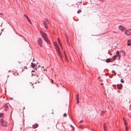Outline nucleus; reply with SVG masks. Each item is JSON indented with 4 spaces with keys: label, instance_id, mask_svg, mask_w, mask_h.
<instances>
[{
    "label": "nucleus",
    "instance_id": "9",
    "mask_svg": "<svg viewBox=\"0 0 131 131\" xmlns=\"http://www.w3.org/2000/svg\"><path fill=\"white\" fill-rule=\"evenodd\" d=\"M117 86H118V88L119 89H121L122 88V84H117Z\"/></svg>",
    "mask_w": 131,
    "mask_h": 131
},
{
    "label": "nucleus",
    "instance_id": "11",
    "mask_svg": "<svg viewBox=\"0 0 131 131\" xmlns=\"http://www.w3.org/2000/svg\"><path fill=\"white\" fill-rule=\"evenodd\" d=\"M127 45L129 46L131 44V39L127 41Z\"/></svg>",
    "mask_w": 131,
    "mask_h": 131
},
{
    "label": "nucleus",
    "instance_id": "30",
    "mask_svg": "<svg viewBox=\"0 0 131 131\" xmlns=\"http://www.w3.org/2000/svg\"><path fill=\"white\" fill-rule=\"evenodd\" d=\"M121 82H122V83H123L124 82V81H123V79H121Z\"/></svg>",
    "mask_w": 131,
    "mask_h": 131
},
{
    "label": "nucleus",
    "instance_id": "20",
    "mask_svg": "<svg viewBox=\"0 0 131 131\" xmlns=\"http://www.w3.org/2000/svg\"><path fill=\"white\" fill-rule=\"evenodd\" d=\"M79 94H77L76 96V98H77V100H78V99H79Z\"/></svg>",
    "mask_w": 131,
    "mask_h": 131
},
{
    "label": "nucleus",
    "instance_id": "36",
    "mask_svg": "<svg viewBox=\"0 0 131 131\" xmlns=\"http://www.w3.org/2000/svg\"><path fill=\"white\" fill-rule=\"evenodd\" d=\"M83 122V121H82H82H80V122H79V123H82V122Z\"/></svg>",
    "mask_w": 131,
    "mask_h": 131
},
{
    "label": "nucleus",
    "instance_id": "18",
    "mask_svg": "<svg viewBox=\"0 0 131 131\" xmlns=\"http://www.w3.org/2000/svg\"><path fill=\"white\" fill-rule=\"evenodd\" d=\"M45 19V21L47 23V24H49V20L47 19Z\"/></svg>",
    "mask_w": 131,
    "mask_h": 131
},
{
    "label": "nucleus",
    "instance_id": "4",
    "mask_svg": "<svg viewBox=\"0 0 131 131\" xmlns=\"http://www.w3.org/2000/svg\"><path fill=\"white\" fill-rule=\"evenodd\" d=\"M125 34L127 36H129L131 35V29H129L127 30L125 32Z\"/></svg>",
    "mask_w": 131,
    "mask_h": 131
},
{
    "label": "nucleus",
    "instance_id": "39",
    "mask_svg": "<svg viewBox=\"0 0 131 131\" xmlns=\"http://www.w3.org/2000/svg\"><path fill=\"white\" fill-rule=\"evenodd\" d=\"M0 14L2 15H3V14L2 13H0Z\"/></svg>",
    "mask_w": 131,
    "mask_h": 131
},
{
    "label": "nucleus",
    "instance_id": "23",
    "mask_svg": "<svg viewBox=\"0 0 131 131\" xmlns=\"http://www.w3.org/2000/svg\"><path fill=\"white\" fill-rule=\"evenodd\" d=\"M43 24L44 25H45L46 24H47V23L45 21L43 20Z\"/></svg>",
    "mask_w": 131,
    "mask_h": 131
},
{
    "label": "nucleus",
    "instance_id": "1",
    "mask_svg": "<svg viewBox=\"0 0 131 131\" xmlns=\"http://www.w3.org/2000/svg\"><path fill=\"white\" fill-rule=\"evenodd\" d=\"M40 33L42 37L43 38V39L45 41L50 44V42L48 39V38L47 34L42 31H40Z\"/></svg>",
    "mask_w": 131,
    "mask_h": 131
},
{
    "label": "nucleus",
    "instance_id": "7",
    "mask_svg": "<svg viewBox=\"0 0 131 131\" xmlns=\"http://www.w3.org/2000/svg\"><path fill=\"white\" fill-rule=\"evenodd\" d=\"M24 16L26 17V18L27 19V20H28V21L29 22V23L31 24H32V23L31 22V21H30V19L29 18L28 16L26 14H24Z\"/></svg>",
    "mask_w": 131,
    "mask_h": 131
},
{
    "label": "nucleus",
    "instance_id": "42",
    "mask_svg": "<svg viewBox=\"0 0 131 131\" xmlns=\"http://www.w3.org/2000/svg\"><path fill=\"white\" fill-rule=\"evenodd\" d=\"M34 71H33V70H32V71H31V72H34Z\"/></svg>",
    "mask_w": 131,
    "mask_h": 131
},
{
    "label": "nucleus",
    "instance_id": "10",
    "mask_svg": "<svg viewBox=\"0 0 131 131\" xmlns=\"http://www.w3.org/2000/svg\"><path fill=\"white\" fill-rule=\"evenodd\" d=\"M38 126V124L36 123L35 125H32V127L34 128H35L37 127Z\"/></svg>",
    "mask_w": 131,
    "mask_h": 131
},
{
    "label": "nucleus",
    "instance_id": "43",
    "mask_svg": "<svg viewBox=\"0 0 131 131\" xmlns=\"http://www.w3.org/2000/svg\"><path fill=\"white\" fill-rule=\"evenodd\" d=\"M103 84L102 83H101V85H102Z\"/></svg>",
    "mask_w": 131,
    "mask_h": 131
},
{
    "label": "nucleus",
    "instance_id": "19",
    "mask_svg": "<svg viewBox=\"0 0 131 131\" xmlns=\"http://www.w3.org/2000/svg\"><path fill=\"white\" fill-rule=\"evenodd\" d=\"M117 56H118L116 55L113 56V59L114 60H115Z\"/></svg>",
    "mask_w": 131,
    "mask_h": 131
},
{
    "label": "nucleus",
    "instance_id": "31",
    "mask_svg": "<svg viewBox=\"0 0 131 131\" xmlns=\"http://www.w3.org/2000/svg\"><path fill=\"white\" fill-rule=\"evenodd\" d=\"M63 116L66 117L67 116V115L66 114V113H64L63 115Z\"/></svg>",
    "mask_w": 131,
    "mask_h": 131
},
{
    "label": "nucleus",
    "instance_id": "47",
    "mask_svg": "<svg viewBox=\"0 0 131 131\" xmlns=\"http://www.w3.org/2000/svg\"><path fill=\"white\" fill-rule=\"evenodd\" d=\"M81 126H80V127H81Z\"/></svg>",
    "mask_w": 131,
    "mask_h": 131
},
{
    "label": "nucleus",
    "instance_id": "2",
    "mask_svg": "<svg viewBox=\"0 0 131 131\" xmlns=\"http://www.w3.org/2000/svg\"><path fill=\"white\" fill-rule=\"evenodd\" d=\"M7 122H6L4 121L2 119L0 120V124L2 126H6L7 125Z\"/></svg>",
    "mask_w": 131,
    "mask_h": 131
},
{
    "label": "nucleus",
    "instance_id": "27",
    "mask_svg": "<svg viewBox=\"0 0 131 131\" xmlns=\"http://www.w3.org/2000/svg\"><path fill=\"white\" fill-rule=\"evenodd\" d=\"M36 76L37 77V78H36V81H38L39 80V79H38V77L39 76L38 75H37Z\"/></svg>",
    "mask_w": 131,
    "mask_h": 131
},
{
    "label": "nucleus",
    "instance_id": "6",
    "mask_svg": "<svg viewBox=\"0 0 131 131\" xmlns=\"http://www.w3.org/2000/svg\"><path fill=\"white\" fill-rule=\"evenodd\" d=\"M118 28L119 30L122 31H123V30L124 29V28L123 27V26L121 25H120L119 26Z\"/></svg>",
    "mask_w": 131,
    "mask_h": 131
},
{
    "label": "nucleus",
    "instance_id": "14",
    "mask_svg": "<svg viewBox=\"0 0 131 131\" xmlns=\"http://www.w3.org/2000/svg\"><path fill=\"white\" fill-rule=\"evenodd\" d=\"M106 126L105 123L104 124V129L105 131H107L106 130Z\"/></svg>",
    "mask_w": 131,
    "mask_h": 131
},
{
    "label": "nucleus",
    "instance_id": "46",
    "mask_svg": "<svg viewBox=\"0 0 131 131\" xmlns=\"http://www.w3.org/2000/svg\"><path fill=\"white\" fill-rule=\"evenodd\" d=\"M81 126H80V127H81Z\"/></svg>",
    "mask_w": 131,
    "mask_h": 131
},
{
    "label": "nucleus",
    "instance_id": "35",
    "mask_svg": "<svg viewBox=\"0 0 131 131\" xmlns=\"http://www.w3.org/2000/svg\"><path fill=\"white\" fill-rule=\"evenodd\" d=\"M65 35H66V38H67V39H68V36H67L66 34Z\"/></svg>",
    "mask_w": 131,
    "mask_h": 131
},
{
    "label": "nucleus",
    "instance_id": "48",
    "mask_svg": "<svg viewBox=\"0 0 131 131\" xmlns=\"http://www.w3.org/2000/svg\"><path fill=\"white\" fill-rule=\"evenodd\" d=\"M119 131H121L120 130H119Z\"/></svg>",
    "mask_w": 131,
    "mask_h": 131
},
{
    "label": "nucleus",
    "instance_id": "37",
    "mask_svg": "<svg viewBox=\"0 0 131 131\" xmlns=\"http://www.w3.org/2000/svg\"><path fill=\"white\" fill-rule=\"evenodd\" d=\"M115 71L114 70H113L112 71V72L113 73L115 72Z\"/></svg>",
    "mask_w": 131,
    "mask_h": 131
},
{
    "label": "nucleus",
    "instance_id": "15",
    "mask_svg": "<svg viewBox=\"0 0 131 131\" xmlns=\"http://www.w3.org/2000/svg\"><path fill=\"white\" fill-rule=\"evenodd\" d=\"M58 42H59V44L60 45V46L61 47V48H62V45H61V44L60 43V39H59V38H58Z\"/></svg>",
    "mask_w": 131,
    "mask_h": 131
},
{
    "label": "nucleus",
    "instance_id": "44",
    "mask_svg": "<svg viewBox=\"0 0 131 131\" xmlns=\"http://www.w3.org/2000/svg\"><path fill=\"white\" fill-rule=\"evenodd\" d=\"M53 81V80H52V81H51L52 82Z\"/></svg>",
    "mask_w": 131,
    "mask_h": 131
},
{
    "label": "nucleus",
    "instance_id": "40",
    "mask_svg": "<svg viewBox=\"0 0 131 131\" xmlns=\"http://www.w3.org/2000/svg\"><path fill=\"white\" fill-rule=\"evenodd\" d=\"M24 109V107H23V109L22 110H23Z\"/></svg>",
    "mask_w": 131,
    "mask_h": 131
},
{
    "label": "nucleus",
    "instance_id": "3",
    "mask_svg": "<svg viewBox=\"0 0 131 131\" xmlns=\"http://www.w3.org/2000/svg\"><path fill=\"white\" fill-rule=\"evenodd\" d=\"M37 42L38 43V44L41 47H42V39L41 38H39L38 39Z\"/></svg>",
    "mask_w": 131,
    "mask_h": 131
},
{
    "label": "nucleus",
    "instance_id": "28",
    "mask_svg": "<svg viewBox=\"0 0 131 131\" xmlns=\"http://www.w3.org/2000/svg\"><path fill=\"white\" fill-rule=\"evenodd\" d=\"M47 24H46V25H44L45 28L47 29H48V26H47Z\"/></svg>",
    "mask_w": 131,
    "mask_h": 131
},
{
    "label": "nucleus",
    "instance_id": "45",
    "mask_svg": "<svg viewBox=\"0 0 131 131\" xmlns=\"http://www.w3.org/2000/svg\"><path fill=\"white\" fill-rule=\"evenodd\" d=\"M19 63H20V62H19Z\"/></svg>",
    "mask_w": 131,
    "mask_h": 131
},
{
    "label": "nucleus",
    "instance_id": "5",
    "mask_svg": "<svg viewBox=\"0 0 131 131\" xmlns=\"http://www.w3.org/2000/svg\"><path fill=\"white\" fill-rule=\"evenodd\" d=\"M3 107L4 108V110L5 111H7L8 109V106L6 104H5L3 106Z\"/></svg>",
    "mask_w": 131,
    "mask_h": 131
},
{
    "label": "nucleus",
    "instance_id": "17",
    "mask_svg": "<svg viewBox=\"0 0 131 131\" xmlns=\"http://www.w3.org/2000/svg\"><path fill=\"white\" fill-rule=\"evenodd\" d=\"M123 119L124 122V125L125 126H126V121L124 117L123 118Z\"/></svg>",
    "mask_w": 131,
    "mask_h": 131
},
{
    "label": "nucleus",
    "instance_id": "13",
    "mask_svg": "<svg viewBox=\"0 0 131 131\" xmlns=\"http://www.w3.org/2000/svg\"><path fill=\"white\" fill-rule=\"evenodd\" d=\"M35 65L36 64L34 63H33V62H31V65L30 66H31L32 68H34L35 67Z\"/></svg>",
    "mask_w": 131,
    "mask_h": 131
},
{
    "label": "nucleus",
    "instance_id": "25",
    "mask_svg": "<svg viewBox=\"0 0 131 131\" xmlns=\"http://www.w3.org/2000/svg\"><path fill=\"white\" fill-rule=\"evenodd\" d=\"M54 45L55 47H57V46H58V45H57V44L56 42H55L54 43Z\"/></svg>",
    "mask_w": 131,
    "mask_h": 131
},
{
    "label": "nucleus",
    "instance_id": "26",
    "mask_svg": "<svg viewBox=\"0 0 131 131\" xmlns=\"http://www.w3.org/2000/svg\"><path fill=\"white\" fill-rule=\"evenodd\" d=\"M3 115V114L2 113H0V117H2Z\"/></svg>",
    "mask_w": 131,
    "mask_h": 131
},
{
    "label": "nucleus",
    "instance_id": "8",
    "mask_svg": "<svg viewBox=\"0 0 131 131\" xmlns=\"http://www.w3.org/2000/svg\"><path fill=\"white\" fill-rule=\"evenodd\" d=\"M55 48L58 53H59V52H60V48L58 46H57V47H56Z\"/></svg>",
    "mask_w": 131,
    "mask_h": 131
},
{
    "label": "nucleus",
    "instance_id": "38",
    "mask_svg": "<svg viewBox=\"0 0 131 131\" xmlns=\"http://www.w3.org/2000/svg\"><path fill=\"white\" fill-rule=\"evenodd\" d=\"M64 53L65 56V57H66V54H65V52H64Z\"/></svg>",
    "mask_w": 131,
    "mask_h": 131
},
{
    "label": "nucleus",
    "instance_id": "32",
    "mask_svg": "<svg viewBox=\"0 0 131 131\" xmlns=\"http://www.w3.org/2000/svg\"><path fill=\"white\" fill-rule=\"evenodd\" d=\"M77 103L78 104V103H79V99H78V100H77Z\"/></svg>",
    "mask_w": 131,
    "mask_h": 131
},
{
    "label": "nucleus",
    "instance_id": "22",
    "mask_svg": "<svg viewBox=\"0 0 131 131\" xmlns=\"http://www.w3.org/2000/svg\"><path fill=\"white\" fill-rule=\"evenodd\" d=\"M106 112V111H102L101 113V115H102L104 114Z\"/></svg>",
    "mask_w": 131,
    "mask_h": 131
},
{
    "label": "nucleus",
    "instance_id": "29",
    "mask_svg": "<svg viewBox=\"0 0 131 131\" xmlns=\"http://www.w3.org/2000/svg\"><path fill=\"white\" fill-rule=\"evenodd\" d=\"M67 43L68 45H70V43L69 42V41L68 40V39H67Z\"/></svg>",
    "mask_w": 131,
    "mask_h": 131
},
{
    "label": "nucleus",
    "instance_id": "41",
    "mask_svg": "<svg viewBox=\"0 0 131 131\" xmlns=\"http://www.w3.org/2000/svg\"><path fill=\"white\" fill-rule=\"evenodd\" d=\"M111 77H113V75H111Z\"/></svg>",
    "mask_w": 131,
    "mask_h": 131
},
{
    "label": "nucleus",
    "instance_id": "12",
    "mask_svg": "<svg viewBox=\"0 0 131 131\" xmlns=\"http://www.w3.org/2000/svg\"><path fill=\"white\" fill-rule=\"evenodd\" d=\"M116 55L118 56L119 58L121 57V55L119 54V51H116Z\"/></svg>",
    "mask_w": 131,
    "mask_h": 131
},
{
    "label": "nucleus",
    "instance_id": "16",
    "mask_svg": "<svg viewBox=\"0 0 131 131\" xmlns=\"http://www.w3.org/2000/svg\"><path fill=\"white\" fill-rule=\"evenodd\" d=\"M106 62L108 63L111 62V59L110 58H107L106 60Z\"/></svg>",
    "mask_w": 131,
    "mask_h": 131
},
{
    "label": "nucleus",
    "instance_id": "24",
    "mask_svg": "<svg viewBox=\"0 0 131 131\" xmlns=\"http://www.w3.org/2000/svg\"><path fill=\"white\" fill-rule=\"evenodd\" d=\"M58 54L59 56V57L60 59H61V58L62 57H61V54H60V52H59V53H58Z\"/></svg>",
    "mask_w": 131,
    "mask_h": 131
},
{
    "label": "nucleus",
    "instance_id": "21",
    "mask_svg": "<svg viewBox=\"0 0 131 131\" xmlns=\"http://www.w3.org/2000/svg\"><path fill=\"white\" fill-rule=\"evenodd\" d=\"M82 11L81 9H79L78 10L77 12V13L78 14H79L81 13V12Z\"/></svg>",
    "mask_w": 131,
    "mask_h": 131
},
{
    "label": "nucleus",
    "instance_id": "33",
    "mask_svg": "<svg viewBox=\"0 0 131 131\" xmlns=\"http://www.w3.org/2000/svg\"><path fill=\"white\" fill-rule=\"evenodd\" d=\"M125 126V127H126V131H127V126H126V125Z\"/></svg>",
    "mask_w": 131,
    "mask_h": 131
},
{
    "label": "nucleus",
    "instance_id": "34",
    "mask_svg": "<svg viewBox=\"0 0 131 131\" xmlns=\"http://www.w3.org/2000/svg\"><path fill=\"white\" fill-rule=\"evenodd\" d=\"M33 75H35V74H34L32 73L31 74V76L32 77Z\"/></svg>",
    "mask_w": 131,
    "mask_h": 131
}]
</instances>
